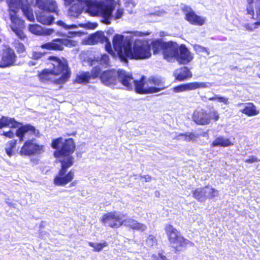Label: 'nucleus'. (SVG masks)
Returning <instances> with one entry per match:
<instances>
[{
  "mask_svg": "<svg viewBox=\"0 0 260 260\" xmlns=\"http://www.w3.org/2000/svg\"><path fill=\"white\" fill-rule=\"evenodd\" d=\"M49 59L53 66L51 70H44L39 75L42 82L51 81L58 84L66 82L70 77V71L66 59L50 56Z\"/></svg>",
  "mask_w": 260,
  "mask_h": 260,
  "instance_id": "nucleus-1",
  "label": "nucleus"
},
{
  "mask_svg": "<svg viewBox=\"0 0 260 260\" xmlns=\"http://www.w3.org/2000/svg\"><path fill=\"white\" fill-rule=\"evenodd\" d=\"M93 1L86 2L88 12L92 15H99L102 18L103 23L109 24L116 2L114 0Z\"/></svg>",
  "mask_w": 260,
  "mask_h": 260,
  "instance_id": "nucleus-2",
  "label": "nucleus"
},
{
  "mask_svg": "<svg viewBox=\"0 0 260 260\" xmlns=\"http://www.w3.org/2000/svg\"><path fill=\"white\" fill-rule=\"evenodd\" d=\"M102 82L106 86H114L120 82L126 88H131L134 82L131 73L119 70L106 71L100 75Z\"/></svg>",
  "mask_w": 260,
  "mask_h": 260,
  "instance_id": "nucleus-3",
  "label": "nucleus"
},
{
  "mask_svg": "<svg viewBox=\"0 0 260 260\" xmlns=\"http://www.w3.org/2000/svg\"><path fill=\"white\" fill-rule=\"evenodd\" d=\"M61 146L60 149L54 152V156L57 158L60 162L64 161L73 164L74 158L71 154L74 152L75 145L72 139H68L63 141L62 138H58L54 140L52 143V147L55 149H58Z\"/></svg>",
  "mask_w": 260,
  "mask_h": 260,
  "instance_id": "nucleus-4",
  "label": "nucleus"
},
{
  "mask_svg": "<svg viewBox=\"0 0 260 260\" xmlns=\"http://www.w3.org/2000/svg\"><path fill=\"white\" fill-rule=\"evenodd\" d=\"M126 59H145L150 57V46L147 42L137 40L135 41L133 47L127 52Z\"/></svg>",
  "mask_w": 260,
  "mask_h": 260,
  "instance_id": "nucleus-5",
  "label": "nucleus"
},
{
  "mask_svg": "<svg viewBox=\"0 0 260 260\" xmlns=\"http://www.w3.org/2000/svg\"><path fill=\"white\" fill-rule=\"evenodd\" d=\"M154 53H158L162 51L164 57L168 61H172L176 59L178 55L179 45L172 41L160 43L154 42L153 44Z\"/></svg>",
  "mask_w": 260,
  "mask_h": 260,
  "instance_id": "nucleus-6",
  "label": "nucleus"
},
{
  "mask_svg": "<svg viewBox=\"0 0 260 260\" xmlns=\"http://www.w3.org/2000/svg\"><path fill=\"white\" fill-rule=\"evenodd\" d=\"M60 163L61 164V169L55 176L53 183L57 186H64L71 182L74 178L75 174L73 171L71 170L67 173V169L71 167L73 164L70 162L68 164L65 163L63 161Z\"/></svg>",
  "mask_w": 260,
  "mask_h": 260,
  "instance_id": "nucleus-7",
  "label": "nucleus"
},
{
  "mask_svg": "<svg viewBox=\"0 0 260 260\" xmlns=\"http://www.w3.org/2000/svg\"><path fill=\"white\" fill-rule=\"evenodd\" d=\"M123 39L122 35H115L113 39V46L119 57L122 60L126 61L127 52L131 49V44Z\"/></svg>",
  "mask_w": 260,
  "mask_h": 260,
  "instance_id": "nucleus-8",
  "label": "nucleus"
},
{
  "mask_svg": "<svg viewBox=\"0 0 260 260\" xmlns=\"http://www.w3.org/2000/svg\"><path fill=\"white\" fill-rule=\"evenodd\" d=\"M66 6H69L73 3H77L73 5L69 9L68 14L74 17H78L82 12L83 5L86 7V12L91 16H98L99 15H92L88 11L87 1H94L93 0H63Z\"/></svg>",
  "mask_w": 260,
  "mask_h": 260,
  "instance_id": "nucleus-9",
  "label": "nucleus"
},
{
  "mask_svg": "<svg viewBox=\"0 0 260 260\" xmlns=\"http://www.w3.org/2000/svg\"><path fill=\"white\" fill-rule=\"evenodd\" d=\"M124 215L117 212H109L104 214L102 222L105 225L112 228H118L123 224Z\"/></svg>",
  "mask_w": 260,
  "mask_h": 260,
  "instance_id": "nucleus-10",
  "label": "nucleus"
},
{
  "mask_svg": "<svg viewBox=\"0 0 260 260\" xmlns=\"http://www.w3.org/2000/svg\"><path fill=\"white\" fill-rule=\"evenodd\" d=\"M181 9L185 15V19L190 24L202 26L205 23L206 18L197 15L190 7L183 5Z\"/></svg>",
  "mask_w": 260,
  "mask_h": 260,
  "instance_id": "nucleus-11",
  "label": "nucleus"
},
{
  "mask_svg": "<svg viewBox=\"0 0 260 260\" xmlns=\"http://www.w3.org/2000/svg\"><path fill=\"white\" fill-rule=\"evenodd\" d=\"M76 45V42L68 39H57L41 45L43 49L48 50H61L63 48V46H75Z\"/></svg>",
  "mask_w": 260,
  "mask_h": 260,
  "instance_id": "nucleus-12",
  "label": "nucleus"
},
{
  "mask_svg": "<svg viewBox=\"0 0 260 260\" xmlns=\"http://www.w3.org/2000/svg\"><path fill=\"white\" fill-rule=\"evenodd\" d=\"M17 12H10V18L11 21V28L14 32L21 39L25 38V35L22 31L24 28V21L17 16Z\"/></svg>",
  "mask_w": 260,
  "mask_h": 260,
  "instance_id": "nucleus-13",
  "label": "nucleus"
},
{
  "mask_svg": "<svg viewBox=\"0 0 260 260\" xmlns=\"http://www.w3.org/2000/svg\"><path fill=\"white\" fill-rule=\"evenodd\" d=\"M44 151V146L38 145L31 140L25 142L21 149L20 154L21 155H30L41 154Z\"/></svg>",
  "mask_w": 260,
  "mask_h": 260,
  "instance_id": "nucleus-14",
  "label": "nucleus"
},
{
  "mask_svg": "<svg viewBox=\"0 0 260 260\" xmlns=\"http://www.w3.org/2000/svg\"><path fill=\"white\" fill-rule=\"evenodd\" d=\"M212 83L209 82H192L183 84L173 88V90L176 93L195 90L198 88H210Z\"/></svg>",
  "mask_w": 260,
  "mask_h": 260,
  "instance_id": "nucleus-15",
  "label": "nucleus"
},
{
  "mask_svg": "<svg viewBox=\"0 0 260 260\" xmlns=\"http://www.w3.org/2000/svg\"><path fill=\"white\" fill-rule=\"evenodd\" d=\"M36 7L42 11L53 12L59 15V11L56 3L53 0H36Z\"/></svg>",
  "mask_w": 260,
  "mask_h": 260,
  "instance_id": "nucleus-16",
  "label": "nucleus"
},
{
  "mask_svg": "<svg viewBox=\"0 0 260 260\" xmlns=\"http://www.w3.org/2000/svg\"><path fill=\"white\" fill-rule=\"evenodd\" d=\"M39 131L30 125H25L18 128L16 132V136L21 141L25 139H29L30 136H37L39 135Z\"/></svg>",
  "mask_w": 260,
  "mask_h": 260,
  "instance_id": "nucleus-17",
  "label": "nucleus"
},
{
  "mask_svg": "<svg viewBox=\"0 0 260 260\" xmlns=\"http://www.w3.org/2000/svg\"><path fill=\"white\" fill-rule=\"evenodd\" d=\"M89 41L92 44H96L99 42H106V44L105 45L106 51L110 54L113 53L111 43L109 42L107 37L104 36V32L102 31H98L90 36L89 38Z\"/></svg>",
  "mask_w": 260,
  "mask_h": 260,
  "instance_id": "nucleus-18",
  "label": "nucleus"
},
{
  "mask_svg": "<svg viewBox=\"0 0 260 260\" xmlns=\"http://www.w3.org/2000/svg\"><path fill=\"white\" fill-rule=\"evenodd\" d=\"M16 61L14 51L10 49L4 51L0 60V68H6L13 66Z\"/></svg>",
  "mask_w": 260,
  "mask_h": 260,
  "instance_id": "nucleus-19",
  "label": "nucleus"
},
{
  "mask_svg": "<svg viewBox=\"0 0 260 260\" xmlns=\"http://www.w3.org/2000/svg\"><path fill=\"white\" fill-rule=\"evenodd\" d=\"M193 121L199 125H207L209 123L210 117L206 111L203 109L195 110L192 117Z\"/></svg>",
  "mask_w": 260,
  "mask_h": 260,
  "instance_id": "nucleus-20",
  "label": "nucleus"
},
{
  "mask_svg": "<svg viewBox=\"0 0 260 260\" xmlns=\"http://www.w3.org/2000/svg\"><path fill=\"white\" fill-rule=\"evenodd\" d=\"M237 107L240 108V112L249 117L256 116L259 113L256 106L252 103H238Z\"/></svg>",
  "mask_w": 260,
  "mask_h": 260,
  "instance_id": "nucleus-21",
  "label": "nucleus"
},
{
  "mask_svg": "<svg viewBox=\"0 0 260 260\" xmlns=\"http://www.w3.org/2000/svg\"><path fill=\"white\" fill-rule=\"evenodd\" d=\"M101 70L99 68L95 67L90 74L89 72H83L79 74L76 78V82L79 83L88 82L90 78H95L100 74Z\"/></svg>",
  "mask_w": 260,
  "mask_h": 260,
  "instance_id": "nucleus-22",
  "label": "nucleus"
},
{
  "mask_svg": "<svg viewBox=\"0 0 260 260\" xmlns=\"http://www.w3.org/2000/svg\"><path fill=\"white\" fill-rule=\"evenodd\" d=\"M122 221V225H124V226L128 227L133 230L143 232L146 231L147 229L146 224L140 223L133 218H128L125 219L124 217H123Z\"/></svg>",
  "mask_w": 260,
  "mask_h": 260,
  "instance_id": "nucleus-23",
  "label": "nucleus"
},
{
  "mask_svg": "<svg viewBox=\"0 0 260 260\" xmlns=\"http://www.w3.org/2000/svg\"><path fill=\"white\" fill-rule=\"evenodd\" d=\"M31 0H7L10 12H18L22 7L31 3Z\"/></svg>",
  "mask_w": 260,
  "mask_h": 260,
  "instance_id": "nucleus-24",
  "label": "nucleus"
},
{
  "mask_svg": "<svg viewBox=\"0 0 260 260\" xmlns=\"http://www.w3.org/2000/svg\"><path fill=\"white\" fill-rule=\"evenodd\" d=\"M179 51L180 54H178L176 59L181 63L186 64L193 59L192 55L184 46H181Z\"/></svg>",
  "mask_w": 260,
  "mask_h": 260,
  "instance_id": "nucleus-25",
  "label": "nucleus"
},
{
  "mask_svg": "<svg viewBox=\"0 0 260 260\" xmlns=\"http://www.w3.org/2000/svg\"><path fill=\"white\" fill-rule=\"evenodd\" d=\"M49 13L46 11H41L37 13L36 18L37 21L44 25H51L54 21V18Z\"/></svg>",
  "mask_w": 260,
  "mask_h": 260,
  "instance_id": "nucleus-26",
  "label": "nucleus"
},
{
  "mask_svg": "<svg viewBox=\"0 0 260 260\" xmlns=\"http://www.w3.org/2000/svg\"><path fill=\"white\" fill-rule=\"evenodd\" d=\"M28 29L32 34L39 36L50 35L54 31L53 29H44L41 26L37 24H30Z\"/></svg>",
  "mask_w": 260,
  "mask_h": 260,
  "instance_id": "nucleus-27",
  "label": "nucleus"
},
{
  "mask_svg": "<svg viewBox=\"0 0 260 260\" xmlns=\"http://www.w3.org/2000/svg\"><path fill=\"white\" fill-rule=\"evenodd\" d=\"M170 242L172 246L176 249V250L180 247H186L188 245H193V243L192 242L185 239L181 235H179L174 239V240H172Z\"/></svg>",
  "mask_w": 260,
  "mask_h": 260,
  "instance_id": "nucleus-28",
  "label": "nucleus"
},
{
  "mask_svg": "<svg viewBox=\"0 0 260 260\" xmlns=\"http://www.w3.org/2000/svg\"><path fill=\"white\" fill-rule=\"evenodd\" d=\"M234 143L230 140V139L225 138L223 136H219L215 139L212 142L211 146L214 147H228L233 146Z\"/></svg>",
  "mask_w": 260,
  "mask_h": 260,
  "instance_id": "nucleus-29",
  "label": "nucleus"
},
{
  "mask_svg": "<svg viewBox=\"0 0 260 260\" xmlns=\"http://www.w3.org/2000/svg\"><path fill=\"white\" fill-rule=\"evenodd\" d=\"M174 75L177 80L183 81L191 78L192 74L187 68L184 67L175 70Z\"/></svg>",
  "mask_w": 260,
  "mask_h": 260,
  "instance_id": "nucleus-30",
  "label": "nucleus"
},
{
  "mask_svg": "<svg viewBox=\"0 0 260 260\" xmlns=\"http://www.w3.org/2000/svg\"><path fill=\"white\" fill-rule=\"evenodd\" d=\"M19 123L17 122L13 118L7 116H2L0 119V128L5 127L10 128L19 127Z\"/></svg>",
  "mask_w": 260,
  "mask_h": 260,
  "instance_id": "nucleus-31",
  "label": "nucleus"
},
{
  "mask_svg": "<svg viewBox=\"0 0 260 260\" xmlns=\"http://www.w3.org/2000/svg\"><path fill=\"white\" fill-rule=\"evenodd\" d=\"M165 230L170 242L172 240H174V239L180 235L178 230L170 224L166 225Z\"/></svg>",
  "mask_w": 260,
  "mask_h": 260,
  "instance_id": "nucleus-32",
  "label": "nucleus"
},
{
  "mask_svg": "<svg viewBox=\"0 0 260 260\" xmlns=\"http://www.w3.org/2000/svg\"><path fill=\"white\" fill-rule=\"evenodd\" d=\"M193 196L199 201L204 202L207 199L206 187L196 189L193 192Z\"/></svg>",
  "mask_w": 260,
  "mask_h": 260,
  "instance_id": "nucleus-33",
  "label": "nucleus"
},
{
  "mask_svg": "<svg viewBox=\"0 0 260 260\" xmlns=\"http://www.w3.org/2000/svg\"><path fill=\"white\" fill-rule=\"evenodd\" d=\"M198 138V136L192 133L180 134L176 136V139L180 141H194Z\"/></svg>",
  "mask_w": 260,
  "mask_h": 260,
  "instance_id": "nucleus-34",
  "label": "nucleus"
},
{
  "mask_svg": "<svg viewBox=\"0 0 260 260\" xmlns=\"http://www.w3.org/2000/svg\"><path fill=\"white\" fill-rule=\"evenodd\" d=\"M29 4V3L22 7L21 10L24 15L29 21H34L35 20V17L32 13V10L30 8Z\"/></svg>",
  "mask_w": 260,
  "mask_h": 260,
  "instance_id": "nucleus-35",
  "label": "nucleus"
},
{
  "mask_svg": "<svg viewBox=\"0 0 260 260\" xmlns=\"http://www.w3.org/2000/svg\"><path fill=\"white\" fill-rule=\"evenodd\" d=\"M145 78L144 77H142L140 80H135L133 79L134 82L132 83V87L131 88H127L128 90L132 89L133 88L134 85L135 86V89L137 93H140L142 88H143L144 83L145 81Z\"/></svg>",
  "mask_w": 260,
  "mask_h": 260,
  "instance_id": "nucleus-36",
  "label": "nucleus"
},
{
  "mask_svg": "<svg viewBox=\"0 0 260 260\" xmlns=\"http://www.w3.org/2000/svg\"><path fill=\"white\" fill-rule=\"evenodd\" d=\"M88 244L93 248V251L96 252L101 251L104 247L108 246V243L106 241H103L101 243L89 242Z\"/></svg>",
  "mask_w": 260,
  "mask_h": 260,
  "instance_id": "nucleus-37",
  "label": "nucleus"
},
{
  "mask_svg": "<svg viewBox=\"0 0 260 260\" xmlns=\"http://www.w3.org/2000/svg\"><path fill=\"white\" fill-rule=\"evenodd\" d=\"M211 101H217L224 105H229L230 101L229 98L225 96H222L219 94H215L214 96L208 99Z\"/></svg>",
  "mask_w": 260,
  "mask_h": 260,
  "instance_id": "nucleus-38",
  "label": "nucleus"
},
{
  "mask_svg": "<svg viewBox=\"0 0 260 260\" xmlns=\"http://www.w3.org/2000/svg\"><path fill=\"white\" fill-rule=\"evenodd\" d=\"M147 84L148 85V88L146 89L147 92H149V93H153L158 92L162 90V88L161 87H155L153 84L152 81L150 78H149L147 80Z\"/></svg>",
  "mask_w": 260,
  "mask_h": 260,
  "instance_id": "nucleus-39",
  "label": "nucleus"
},
{
  "mask_svg": "<svg viewBox=\"0 0 260 260\" xmlns=\"http://www.w3.org/2000/svg\"><path fill=\"white\" fill-rule=\"evenodd\" d=\"M243 26L246 30L251 32L260 26V21L253 23H246L243 25Z\"/></svg>",
  "mask_w": 260,
  "mask_h": 260,
  "instance_id": "nucleus-40",
  "label": "nucleus"
},
{
  "mask_svg": "<svg viewBox=\"0 0 260 260\" xmlns=\"http://www.w3.org/2000/svg\"><path fill=\"white\" fill-rule=\"evenodd\" d=\"M16 140L10 141L7 144L6 147V151L7 154L9 156H11L13 154V149L15 148L16 145Z\"/></svg>",
  "mask_w": 260,
  "mask_h": 260,
  "instance_id": "nucleus-41",
  "label": "nucleus"
},
{
  "mask_svg": "<svg viewBox=\"0 0 260 260\" xmlns=\"http://www.w3.org/2000/svg\"><path fill=\"white\" fill-rule=\"evenodd\" d=\"M206 190L207 198L208 197L209 198L213 199L216 197H217L218 195V190L215 188L206 186Z\"/></svg>",
  "mask_w": 260,
  "mask_h": 260,
  "instance_id": "nucleus-42",
  "label": "nucleus"
},
{
  "mask_svg": "<svg viewBox=\"0 0 260 260\" xmlns=\"http://www.w3.org/2000/svg\"><path fill=\"white\" fill-rule=\"evenodd\" d=\"M150 78L155 87H161L162 89L165 88L164 81L161 78L159 77H151Z\"/></svg>",
  "mask_w": 260,
  "mask_h": 260,
  "instance_id": "nucleus-43",
  "label": "nucleus"
},
{
  "mask_svg": "<svg viewBox=\"0 0 260 260\" xmlns=\"http://www.w3.org/2000/svg\"><path fill=\"white\" fill-rule=\"evenodd\" d=\"M96 61L103 66H107L109 62V56L107 54H103L101 55L99 59V57H98Z\"/></svg>",
  "mask_w": 260,
  "mask_h": 260,
  "instance_id": "nucleus-44",
  "label": "nucleus"
},
{
  "mask_svg": "<svg viewBox=\"0 0 260 260\" xmlns=\"http://www.w3.org/2000/svg\"><path fill=\"white\" fill-rule=\"evenodd\" d=\"M56 24L57 25L62 27V28H63L64 29H65L66 30L76 29L78 27V26L77 25H75V24L68 25V24H66L62 21H58L56 22Z\"/></svg>",
  "mask_w": 260,
  "mask_h": 260,
  "instance_id": "nucleus-45",
  "label": "nucleus"
},
{
  "mask_svg": "<svg viewBox=\"0 0 260 260\" xmlns=\"http://www.w3.org/2000/svg\"><path fill=\"white\" fill-rule=\"evenodd\" d=\"M146 243L148 247H151L156 245V240L153 235H149L146 240Z\"/></svg>",
  "mask_w": 260,
  "mask_h": 260,
  "instance_id": "nucleus-46",
  "label": "nucleus"
},
{
  "mask_svg": "<svg viewBox=\"0 0 260 260\" xmlns=\"http://www.w3.org/2000/svg\"><path fill=\"white\" fill-rule=\"evenodd\" d=\"M194 48L196 52L198 53H203L207 55L209 54V52L205 47H202L200 45H195Z\"/></svg>",
  "mask_w": 260,
  "mask_h": 260,
  "instance_id": "nucleus-47",
  "label": "nucleus"
},
{
  "mask_svg": "<svg viewBox=\"0 0 260 260\" xmlns=\"http://www.w3.org/2000/svg\"><path fill=\"white\" fill-rule=\"evenodd\" d=\"M81 27L85 28L87 29H94L96 27L97 24L91 22H87L85 23H81L79 24Z\"/></svg>",
  "mask_w": 260,
  "mask_h": 260,
  "instance_id": "nucleus-48",
  "label": "nucleus"
},
{
  "mask_svg": "<svg viewBox=\"0 0 260 260\" xmlns=\"http://www.w3.org/2000/svg\"><path fill=\"white\" fill-rule=\"evenodd\" d=\"M166 11L163 9H157L150 14V15H154L158 17L164 16L166 14Z\"/></svg>",
  "mask_w": 260,
  "mask_h": 260,
  "instance_id": "nucleus-49",
  "label": "nucleus"
},
{
  "mask_svg": "<svg viewBox=\"0 0 260 260\" xmlns=\"http://www.w3.org/2000/svg\"><path fill=\"white\" fill-rule=\"evenodd\" d=\"M249 5L247 7V14L251 15L252 17L254 16V11L253 6L251 5L252 2H248Z\"/></svg>",
  "mask_w": 260,
  "mask_h": 260,
  "instance_id": "nucleus-50",
  "label": "nucleus"
},
{
  "mask_svg": "<svg viewBox=\"0 0 260 260\" xmlns=\"http://www.w3.org/2000/svg\"><path fill=\"white\" fill-rule=\"evenodd\" d=\"M44 55V53L40 52H33L31 54V58L35 59L41 58Z\"/></svg>",
  "mask_w": 260,
  "mask_h": 260,
  "instance_id": "nucleus-51",
  "label": "nucleus"
},
{
  "mask_svg": "<svg viewBox=\"0 0 260 260\" xmlns=\"http://www.w3.org/2000/svg\"><path fill=\"white\" fill-rule=\"evenodd\" d=\"M16 48L17 49V51L20 53L23 52L25 51V47L22 43H18L17 44Z\"/></svg>",
  "mask_w": 260,
  "mask_h": 260,
  "instance_id": "nucleus-52",
  "label": "nucleus"
},
{
  "mask_svg": "<svg viewBox=\"0 0 260 260\" xmlns=\"http://www.w3.org/2000/svg\"><path fill=\"white\" fill-rule=\"evenodd\" d=\"M147 88H148V84H147V80H146L145 79L144 85H143V88H142V90H141V91L140 93H141V94L149 93V92H147L146 91V89H147Z\"/></svg>",
  "mask_w": 260,
  "mask_h": 260,
  "instance_id": "nucleus-53",
  "label": "nucleus"
},
{
  "mask_svg": "<svg viewBox=\"0 0 260 260\" xmlns=\"http://www.w3.org/2000/svg\"><path fill=\"white\" fill-rule=\"evenodd\" d=\"M257 161H258L257 158L256 157L253 156H251L249 157V158L248 159H246L245 160V162H246L247 163H249V164L253 163V162H256Z\"/></svg>",
  "mask_w": 260,
  "mask_h": 260,
  "instance_id": "nucleus-54",
  "label": "nucleus"
},
{
  "mask_svg": "<svg viewBox=\"0 0 260 260\" xmlns=\"http://www.w3.org/2000/svg\"><path fill=\"white\" fill-rule=\"evenodd\" d=\"M123 14V10L122 9H119L117 10L115 14V18L119 19L122 17Z\"/></svg>",
  "mask_w": 260,
  "mask_h": 260,
  "instance_id": "nucleus-55",
  "label": "nucleus"
},
{
  "mask_svg": "<svg viewBox=\"0 0 260 260\" xmlns=\"http://www.w3.org/2000/svg\"><path fill=\"white\" fill-rule=\"evenodd\" d=\"M153 260H168L165 256H162L160 254L154 255L153 256Z\"/></svg>",
  "mask_w": 260,
  "mask_h": 260,
  "instance_id": "nucleus-56",
  "label": "nucleus"
},
{
  "mask_svg": "<svg viewBox=\"0 0 260 260\" xmlns=\"http://www.w3.org/2000/svg\"><path fill=\"white\" fill-rule=\"evenodd\" d=\"M255 8L256 14L260 17V0L256 1Z\"/></svg>",
  "mask_w": 260,
  "mask_h": 260,
  "instance_id": "nucleus-57",
  "label": "nucleus"
},
{
  "mask_svg": "<svg viewBox=\"0 0 260 260\" xmlns=\"http://www.w3.org/2000/svg\"><path fill=\"white\" fill-rule=\"evenodd\" d=\"M3 135H4L8 138H12L14 136V133L12 131H10L7 132H4L3 133Z\"/></svg>",
  "mask_w": 260,
  "mask_h": 260,
  "instance_id": "nucleus-58",
  "label": "nucleus"
},
{
  "mask_svg": "<svg viewBox=\"0 0 260 260\" xmlns=\"http://www.w3.org/2000/svg\"><path fill=\"white\" fill-rule=\"evenodd\" d=\"M125 5L126 7H131L133 8L135 7V3L132 1H128L125 3Z\"/></svg>",
  "mask_w": 260,
  "mask_h": 260,
  "instance_id": "nucleus-59",
  "label": "nucleus"
},
{
  "mask_svg": "<svg viewBox=\"0 0 260 260\" xmlns=\"http://www.w3.org/2000/svg\"><path fill=\"white\" fill-rule=\"evenodd\" d=\"M131 33H132L135 36H143L144 35H146V34H144V32L138 31H133Z\"/></svg>",
  "mask_w": 260,
  "mask_h": 260,
  "instance_id": "nucleus-60",
  "label": "nucleus"
},
{
  "mask_svg": "<svg viewBox=\"0 0 260 260\" xmlns=\"http://www.w3.org/2000/svg\"><path fill=\"white\" fill-rule=\"evenodd\" d=\"M142 178L144 179L146 182L150 181L151 180V177L149 175H145L142 177Z\"/></svg>",
  "mask_w": 260,
  "mask_h": 260,
  "instance_id": "nucleus-61",
  "label": "nucleus"
},
{
  "mask_svg": "<svg viewBox=\"0 0 260 260\" xmlns=\"http://www.w3.org/2000/svg\"><path fill=\"white\" fill-rule=\"evenodd\" d=\"M77 180H75L73 182H72L70 185V187H73V186H75L77 183Z\"/></svg>",
  "mask_w": 260,
  "mask_h": 260,
  "instance_id": "nucleus-62",
  "label": "nucleus"
},
{
  "mask_svg": "<svg viewBox=\"0 0 260 260\" xmlns=\"http://www.w3.org/2000/svg\"><path fill=\"white\" fill-rule=\"evenodd\" d=\"M69 33L70 34H74V35H76V34H77V32H76V31L69 32Z\"/></svg>",
  "mask_w": 260,
  "mask_h": 260,
  "instance_id": "nucleus-63",
  "label": "nucleus"
},
{
  "mask_svg": "<svg viewBox=\"0 0 260 260\" xmlns=\"http://www.w3.org/2000/svg\"><path fill=\"white\" fill-rule=\"evenodd\" d=\"M29 63V64H31V65H32V66L35 65V63L33 61H30Z\"/></svg>",
  "mask_w": 260,
  "mask_h": 260,
  "instance_id": "nucleus-64",
  "label": "nucleus"
}]
</instances>
